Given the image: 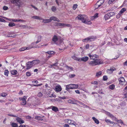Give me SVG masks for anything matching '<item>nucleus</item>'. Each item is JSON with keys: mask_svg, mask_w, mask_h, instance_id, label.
Instances as JSON below:
<instances>
[{"mask_svg": "<svg viewBox=\"0 0 127 127\" xmlns=\"http://www.w3.org/2000/svg\"><path fill=\"white\" fill-rule=\"evenodd\" d=\"M108 14L109 15V16L110 17L113 16L115 14V13L113 12H111L110 13H108Z\"/></svg>", "mask_w": 127, "mask_h": 127, "instance_id": "obj_34", "label": "nucleus"}, {"mask_svg": "<svg viewBox=\"0 0 127 127\" xmlns=\"http://www.w3.org/2000/svg\"><path fill=\"white\" fill-rule=\"evenodd\" d=\"M98 14L97 13H96L93 16V17L94 18H95L96 17H97L98 16Z\"/></svg>", "mask_w": 127, "mask_h": 127, "instance_id": "obj_63", "label": "nucleus"}, {"mask_svg": "<svg viewBox=\"0 0 127 127\" xmlns=\"http://www.w3.org/2000/svg\"><path fill=\"white\" fill-rule=\"evenodd\" d=\"M126 9L125 8H122L119 12V14H121L123 13L124 12L126 11Z\"/></svg>", "mask_w": 127, "mask_h": 127, "instance_id": "obj_31", "label": "nucleus"}, {"mask_svg": "<svg viewBox=\"0 0 127 127\" xmlns=\"http://www.w3.org/2000/svg\"><path fill=\"white\" fill-rule=\"evenodd\" d=\"M75 75L74 74H71L69 75V77L70 78H73L75 76Z\"/></svg>", "mask_w": 127, "mask_h": 127, "instance_id": "obj_64", "label": "nucleus"}, {"mask_svg": "<svg viewBox=\"0 0 127 127\" xmlns=\"http://www.w3.org/2000/svg\"><path fill=\"white\" fill-rule=\"evenodd\" d=\"M98 3H96L95 5V10H96L98 9L99 7V5L98 4Z\"/></svg>", "mask_w": 127, "mask_h": 127, "instance_id": "obj_38", "label": "nucleus"}, {"mask_svg": "<svg viewBox=\"0 0 127 127\" xmlns=\"http://www.w3.org/2000/svg\"><path fill=\"white\" fill-rule=\"evenodd\" d=\"M115 0H109L108 2V3L109 4H111L112 2H113Z\"/></svg>", "mask_w": 127, "mask_h": 127, "instance_id": "obj_55", "label": "nucleus"}, {"mask_svg": "<svg viewBox=\"0 0 127 127\" xmlns=\"http://www.w3.org/2000/svg\"><path fill=\"white\" fill-rule=\"evenodd\" d=\"M26 104V100H24V101H22L21 102V104L23 105H25Z\"/></svg>", "mask_w": 127, "mask_h": 127, "instance_id": "obj_50", "label": "nucleus"}, {"mask_svg": "<svg viewBox=\"0 0 127 127\" xmlns=\"http://www.w3.org/2000/svg\"><path fill=\"white\" fill-rule=\"evenodd\" d=\"M95 62L97 63V65L103 63V62L102 60L100 59H96Z\"/></svg>", "mask_w": 127, "mask_h": 127, "instance_id": "obj_20", "label": "nucleus"}, {"mask_svg": "<svg viewBox=\"0 0 127 127\" xmlns=\"http://www.w3.org/2000/svg\"><path fill=\"white\" fill-rule=\"evenodd\" d=\"M27 97L24 96L23 97H19V99L20 101H24L26 100L27 99Z\"/></svg>", "mask_w": 127, "mask_h": 127, "instance_id": "obj_30", "label": "nucleus"}, {"mask_svg": "<svg viewBox=\"0 0 127 127\" xmlns=\"http://www.w3.org/2000/svg\"><path fill=\"white\" fill-rule=\"evenodd\" d=\"M65 122L66 123L69 124L73 125L75 126H76L77 124H76L75 122L72 120L65 119L64 120Z\"/></svg>", "mask_w": 127, "mask_h": 127, "instance_id": "obj_4", "label": "nucleus"}, {"mask_svg": "<svg viewBox=\"0 0 127 127\" xmlns=\"http://www.w3.org/2000/svg\"><path fill=\"white\" fill-rule=\"evenodd\" d=\"M89 58L87 56H85L79 59V62H80L81 61L85 62L87 61L88 59Z\"/></svg>", "mask_w": 127, "mask_h": 127, "instance_id": "obj_12", "label": "nucleus"}, {"mask_svg": "<svg viewBox=\"0 0 127 127\" xmlns=\"http://www.w3.org/2000/svg\"><path fill=\"white\" fill-rule=\"evenodd\" d=\"M32 62L33 64H34L39 63L40 62V61L38 60H34Z\"/></svg>", "mask_w": 127, "mask_h": 127, "instance_id": "obj_23", "label": "nucleus"}, {"mask_svg": "<svg viewBox=\"0 0 127 127\" xmlns=\"http://www.w3.org/2000/svg\"><path fill=\"white\" fill-rule=\"evenodd\" d=\"M81 85H80V87H79V88H78V89L81 90H82L86 92V89H84L83 88H81Z\"/></svg>", "mask_w": 127, "mask_h": 127, "instance_id": "obj_45", "label": "nucleus"}, {"mask_svg": "<svg viewBox=\"0 0 127 127\" xmlns=\"http://www.w3.org/2000/svg\"><path fill=\"white\" fill-rule=\"evenodd\" d=\"M32 48V47H27L22 48L20 49H19V51H24L26 50H29Z\"/></svg>", "mask_w": 127, "mask_h": 127, "instance_id": "obj_17", "label": "nucleus"}, {"mask_svg": "<svg viewBox=\"0 0 127 127\" xmlns=\"http://www.w3.org/2000/svg\"><path fill=\"white\" fill-rule=\"evenodd\" d=\"M110 17L109 16V15L107 13V14H106L104 16L105 18V20L108 19H109Z\"/></svg>", "mask_w": 127, "mask_h": 127, "instance_id": "obj_46", "label": "nucleus"}, {"mask_svg": "<svg viewBox=\"0 0 127 127\" xmlns=\"http://www.w3.org/2000/svg\"><path fill=\"white\" fill-rule=\"evenodd\" d=\"M43 53H44L45 54H47L48 55H54L55 54V52L53 51H48L46 52H43Z\"/></svg>", "mask_w": 127, "mask_h": 127, "instance_id": "obj_19", "label": "nucleus"}, {"mask_svg": "<svg viewBox=\"0 0 127 127\" xmlns=\"http://www.w3.org/2000/svg\"><path fill=\"white\" fill-rule=\"evenodd\" d=\"M20 1V0H11V2L12 3L15 4Z\"/></svg>", "mask_w": 127, "mask_h": 127, "instance_id": "obj_39", "label": "nucleus"}, {"mask_svg": "<svg viewBox=\"0 0 127 127\" xmlns=\"http://www.w3.org/2000/svg\"><path fill=\"white\" fill-rule=\"evenodd\" d=\"M42 96V94L41 92L37 94V96L39 97H41Z\"/></svg>", "mask_w": 127, "mask_h": 127, "instance_id": "obj_53", "label": "nucleus"}, {"mask_svg": "<svg viewBox=\"0 0 127 127\" xmlns=\"http://www.w3.org/2000/svg\"><path fill=\"white\" fill-rule=\"evenodd\" d=\"M50 22L52 20L56 21L58 22H60V20L58 18L54 16H52L50 18Z\"/></svg>", "mask_w": 127, "mask_h": 127, "instance_id": "obj_13", "label": "nucleus"}, {"mask_svg": "<svg viewBox=\"0 0 127 127\" xmlns=\"http://www.w3.org/2000/svg\"><path fill=\"white\" fill-rule=\"evenodd\" d=\"M11 20H9L10 21H12L14 22H20V21H21L23 22H25V21L24 20H21L20 19H10Z\"/></svg>", "mask_w": 127, "mask_h": 127, "instance_id": "obj_16", "label": "nucleus"}, {"mask_svg": "<svg viewBox=\"0 0 127 127\" xmlns=\"http://www.w3.org/2000/svg\"><path fill=\"white\" fill-rule=\"evenodd\" d=\"M41 37L42 36L41 35H39L38 36L37 40V41L36 42V44L38 43L41 41Z\"/></svg>", "mask_w": 127, "mask_h": 127, "instance_id": "obj_28", "label": "nucleus"}, {"mask_svg": "<svg viewBox=\"0 0 127 127\" xmlns=\"http://www.w3.org/2000/svg\"><path fill=\"white\" fill-rule=\"evenodd\" d=\"M101 71H100L98 72H97L96 73V76L98 77H99L102 74Z\"/></svg>", "mask_w": 127, "mask_h": 127, "instance_id": "obj_36", "label": "nucleus"}, {"mask_svg": "<svg viewBox=\"0 0 127 127\" xmlns=\"http://www.w3.org/2000/svg\"><path fill=\"white\" fill-rule=\"evenodd\" d=\"M95 39L94 37L87 38L84 39L83 40V41L84 42H90L93 41Z\"/></svg>", "mask_w": 127, "mask_h": 127, "instance_id": "obj_6", "label": "nucleus"}, {"mask_svg": "<svg viewBox=\"0 0 127 127\" xmlns=\"http://www.w3.org/2000/svg\"><path fill=\"white\" fill-rule=\"evenodd\" d=\"M16 6L18 7V8H20L22 5V3L21 2V1L20 0V1H18L16 3Z\"/></svg>", "mask_w": 127, "mask_h": 127, "instance_id": "obj_22", "label": "nucleus"}, {"mask_svg": "<svg viewBox=\"0 0 127 127\" xmlns=\"http://www.w3.org/2000/svg\"><path fill=\"white\" fill-rule=\"evenodd\" d=\"M43 22L45 23H46L50 22V19H43Z\"/></svg>", "mask_w": 127, "mask_h": 127, "instance_id": "obj_26", "label": "nucleus"}, {"mask_svg": "<svg viewBox=\"0 0 127 127\" xmlns=\"http://www.w3.org/2000/svg\"><path fill=\"white\" fill-rule=\"evenodd\" d=\"M51 9L52 11L54 12L55 11L57 10L56 7L54 6H53L52 7Z\"/></svg>", "mask_w": 127, "mask_h": 127, "instance_id": "obj_48", "label": "nucleus"}, {"mask_svg": "<svg viewBox=\"0 0 127 127\" xmlns=\"http://www.w3.org/2000/svg\"><path fill=\"white\" fill-rule=\"evenodd\" d=\"M42 84H37V85H35V84H32V86H35V87H38L39 86H40L42 85Z\"/></svg>", "mask_w": 127, "mask_h": 127, "instance_id": "obj_57", "label": "nucleus"}, {"mask_svg": "<svg viewBox=\"0 0 127 127\" xmlns=\"http://www.w3.org/2000/svg\"><path fill=\"white\" fill-rule=\"evenodd\" d=\"M58 38L57 36L56 35H54L52 39V41L54 42L52 43V44L55 43L56 44V42L58 40Z\"/></svg>", "mask_w": 127, "mask_h": 127, "instance_id": "obj_9", "label": "nucleus"}, {"mask_svg": "<svg viewBox=\"0 0 127 127\" xmlns=\"http://www.w3.org/2000/svg\"><path fill=\"white\" fill-rule=\"evenodd\" d=\"M62 89V88L61 86L59 85H58L56 87L55 91L56 92H58L61 91Z\"/></svg>", "mask_w": 127, "mask_h": 127, "instance_id": "obj_8", "label": "nucleus"}, {"mask_svg": "<svg viewBox=\"0 0 127 127\" xmlns=\"http://www.w3.org/2000/svg\"><path fill=\"white\" fill-rule=\"evenodd\" d=\"M92 119L96 124H98L99 123V121L95 117H93Z\"/></svg>", "mask_w": 127, "mask_h": 127, "instance_id": "obj_24", "label": "nucleus"}, {"mask_svg": "<svg viewBox=\"0 0 127 127\" xmlns=\"http://www.w3.org/2000/svg\"><path fill=\"white\" fill-rule=\"evenodd\" d=\"M11 74L13 75H15L17 73V71L16 70H13L11 71Z\"/></svg>", "mask_w": 127, "mask_h": 127, "instance_id": "obj_27", "label": "nucleus"}, {"mask_svg": "<svg viewBox=\"0 0 127 127\" xmlns=\"http://www.w3.org/2000/svg\"><path fill=\"white\" fill-rule=\"evenodd\" d=\"M57 63H55L50 65V66H49V67H53V68L54 69H57L58 68V67L57 66Z\"/></svg>", "mask_w": 127, "mask_h": 127, "instance_id": "obj_18", "label": "nucleus"}, {"mask_svg": "<svg viewBox=\"0 0 127 127\" xmlns=\"http://www.w3.org/2000/svg\"><path fill=\"white\" fill-rule=\"evenodd\" d=\"M90 59L91 60H95L96 59L97 57L95 56H90Z\"/></svg>", "mask_w": 127, "mask_h": 127, "instance_id": "obj_37", "label": "nucleus"}, {"mask_svg": "<svg viewBox=\"0 0 127 127\" xmlns=\"http://www.w3.org/2000/svg\"><path fill=\"white\" fill-rule=\"evenodd\" d=\"M44 117V116H43L42 117L40 116H36L35 117V119L38 120L42 121L43 119L42 118H43Z\"/></svg>", "mask_w": 127, "mask_h": 127, "instance_id": "obj_25", "label": "nucleus"}, {"mask_svg": "<svg viewBox=\"0 0 127 127\" xmlns=\"http://www.w3.org/2000/svg\"><path fill=\"white\" fill-rule=\"evenodd\" d=\"M26 75L28 76H30L31 75L30 73L29 72H27L26 74Z\"/></svg>", "mask_w": 127, "mask_h": 127, "instance_id": "obj_61", "label": "nucleus"}, {"mask_svg": "<svg viewBox=\"0 0 127 127\" xmlns=\"http://www.w3.org/2000/svg\"><path fill=\"white\" fill-rule=\"evenodd\" d=\"M119 83L120 85H126L127 84V82L125 81L124 78L123 77H121L118 79Z\"/></svg>", "mask_w": 127, "mask_h": 127, "instance_id": "obj_3", "label": "nucleus"}, {"mask_svg": "<svg viewBox=\"0 0 127 127\" xmlns=\"http://www.w3.org/2000/svg\"><path fill=\"white\" fill-rule=\"evenodd\" d=\"M117 121L118 122V123H121V124H123V122L121 120H117Z\"/></svg>", "mask_w": 127, "mask_h": 127, "instance_id": "obj_52", "label": "nucleus"}, {"mask_svg": "<svg viewBox=\"0 0 127 127\" xmlns=\"http://www.w3.org/2000/svg\"><path fill=\"white\" fill-rule=\"evenodd\" d=\"M65 25V24H64V23H61L60 25V26L61 27H63Z\"/></svg>", "mask_w": 127, "mask_h": 127, "instance_id": "obj_62", "label": "nucleus"}, {"mask_svg": "<svg viewBox=\"0 0 127 127\" xmlns=\"http://www.w3.org/2000/svg\"><path fill=\"white\" fill-rule=\"evenodd\" d=\"M115 87V86L113 85H112L109 86V88L113 90L114 89Z\"/></svg>", "mask_w": 127, "mask_h": 127, "instance_id": "obj_47", "label": "nucleus"}, {"mask_svg": "<svg viewBox=\"0 0 127 127\" xmlns=\"http://www.w3.org/2000/svg\"><path fill=\"white\" fill-rule=\"evenodd\" d=\"M68 102L69 103L75 104H77L78 102H79L78 101L74 99H69L68 100Z\"/></svg>", "mask_w": 127, "mask_h": 127, "instance_id": "obj_5", "label": "nucleus"}, {"mask_svg": "<svg viewBox=\"0 0 127 127\" xmlns=\"http://www.w3.org/2000/svg\"><path fill=\"white\" fill-rule=\"evenodd\" d=\"M105 121L107 123H110L111 122V121L110 120L108 119H106L105 120Z\"/></svg>", "mask_w": 127, "mask_h": 127, "instance_id": "obj_59", "label": "nucleus"}, {"mask_svg": "<svg viewBox=\"0 0 127 127\" xmlns=\"http://www.w3.org/2000/svg\"><path fill=\"white\" fill-rule=\"evenodd\" d=\"M98 1V3H101V4H102L104 2V0H99Z\"/></svg>", "mask_w": 127, "mask_h": 127, "instance_id": "obj_58", "label": "nucleus"}, {"mask_svg": "<svg viewBox=\"0 0 127 127\" xmlns=\"http://www.w3.org/2000/svg\"><path fill=\"white\" fill-rule=\"evenodd\" d=\"M78 103H79L81 105H82V106H84V107L86 108L87 107H88L86 105H85L84 104L79 101V102H78Z\"/></svg>", "mask_w": 127, "mask_h": 127, "instance_id": "obj_41", "label": "nucleus"}, {"mask_svg": "<svg viewBox=\"0 0 127 127\" xmlns=\"http://www.w3.org/2000/svg\"><path fill=\"white\" fill-rule=\"evenodd\" d=\"M9 72L7 70H5L4 71V75L7 76H8Z\"/></svg>", "mask_w": 127, "mask_h": 127, "instance_id": "obj_42", "label": "nucleus"}, {"mask_svg": "<svg viewBox=\"0 0 127 127\" xmlns=\"http://www.w3.org/2000/svg\"><path fill=\"white\" fill-rule=\"evenodd\" d=\"M52 107V110L55 112H57L59 111L58 108L54 106H52L51 107Z\"/></svg>", "mask_w": 127, "mask_h": 127, "instance_id": "obj_21", "label": "nucleus"}, {"mask_svg": "<svg viewBox=\"0 0 127 127\" xmlns=\"http://www.w3.org/2000/svg\"><path fill=\"white\" fill-rule=\"evenodd\" d=\"M32 64H33L32 61L28 62L27 64V68L26 69H30L32 67Z\"/></svg>", "mask_w": 127, "mask_h": 127, "instance_id": "obj_10", "label": "nucleus"}, {"mask_svg": "<svg viewBox=\"0 0 127 127\" xmlns=\"http://www.w3.org/2000/svg\"><path fill=\"white\" fill-rule=\"evenodd\" d=\"M66 69L69 71H71L73 69V68L69 66H66L65 67Z\"/></svg>", "mask_w": 127, "mask_h": 127, "instance_id": "obj_29", "label": "nucleus"}, {"mask_svg": "<svg viewBox=\"0 0 127 127\" xmlns=\"http://www.w3.org/2000/svg\"><path fill=\"white\" fill-rule=\"evenodd\" d=\"M72 58L74 60L79 61V59L80 58L77 57L76 56H72Z\"/></svg>", "mask_w": 127, "mask_h": 127, "instance_id": "obj_33", "label": "nucleus"}, {"mask_svg": "<svg viewBox=\"0 0 127 127\" xmlns=\"http://www.w3.org/2000/svg\"><path fill=\"white\" fill-rule=\"evenodd\" d=\"M106 114L108 115V116H109V117H110L112 118L113 117V115L111 114H110V113L109 112H106Z\"/></svg>", "mask_w": 127, "mask_h": 127, "instance_id": "obj_35", "label": "nucleus"}, {"mask_svg": "<svg viewBox=\"0 0 127 127\" xmlns=\"http://www.w3.org/2000/svg\"><path fill=\"white\" fill-rule=\"evenodd\" d=\"M19 27H21L23 29H24L27 27V26L25 25H19Z\"/></svg>", "mask_w": 127, "mask_h": 127, "instance_id": "obj_43", "label": "nucleus"}, {"mask_svg": "<svg viewBox=\"0 0 127 127\" xmlns=\"http://www.w3.org/2000/svg\"><path fill=\"white\" fill-rule=\"evenodd\" d=\"M12 127H18V126L16 123H12L11 124Z\"/></svg>", "mask_w": 127, "mask_h": 127, "instance_id": "obj_44", "label": "nucleus"}, {"mask_svg": "<svg viewBox=\"0 0 127 127\" xmlns=\"http://www.w3.org/2000/svg\"><path fill=\"white\" fill-rule=\"evenodd\" d=\"M12 33L9 32L7 34H5L4 35L6 37H15V35H12Z\"/></svg>", "mask_w": 127, "mask_h": 127, "instance_id": "obj_15", "label": "nucleus"}, {"mask_svg": "<svg viewBox=\"0 0 127 127\" xmlns=\"http://www.w3.org/2000/svg\"><path fill=\"white\" fill-rule=\"evenodd\" d=\"M15 26V24L14 23H10L8 24V26L10 27H13Z\"/></svg>", "mask_w": 127, "mask_h": 127, "instance_id": "obj_40", "label": "nucleus"}, {"mask_svg": "<svg viewBox=\"0 0 127 127\" xmlns=\"http://www.w3.org/2000/svg\"><path fill=\"white\" fill-rule=\"evenodd\" d=\"M103 80L104 81H106L108 79L107 76L106 75H104L103 76Z\"/></svg>", "mask_w": 127, "mask_h": 127, "instance_id": "obj_49", "label": "nucleus"}, {"mask_svg": "<svg viewBox=\"0 0 127 127\" xmlns=\"http://www.w3.org/2000/svg\"><path fill=\"white\" fill-rule=\"evenodd\" d=\"M32 18L33 19H37L41 20L42 19L40 17L37 16H33L32 17Z\"/></svg>", "mask_w": 127, "mask_h": 127, "instance_id": "obj_32", "label": "nucleus"}, {"mask_svg": "<svg viewBox=\"0 0 127 127\" xmlns=\"http://www.w3.org/2000/svg\"><path fill=\"white\" fill-rule=\"evenodd\" d=\"M78 84H70L66 86V90L68 91L69 89H76L78 87Z\"/></svg>", "mask_w": 127, "mask_h": 127, "instance_id": "obj_2", "label": "nucleus"}, {"mask_svg": "<svg viewBox=\"0 0 127 127\" xmlns=\"http://www.w3.org/2000/svg\"><path fill=\"white\" fill-rule=\"evenodd\" d=\"M89 64L90 65L94 66L97 65V63L95 62V60L89 61Z\"/></svg>", "mask_w": 127, "mask_h": 127, "instance_id": "obj_11", "label": "nucleus"}, {"mask_svg": "<svg viewBox=\"0 0 127 127\" xmlns=\"http://www.w3.org/2000/svg\"><path fill=\"white\" fill-rule=\"evenodd\" d=\"M61 23H55V25L57 26H60Z\"/></svg>", "mask_w": 127, "mask_h": 127, "instance_id": "obj_60", "label": "nucleus"}, {"mask_svg": "<svg viewBox=\"0 0 127 127\" xmlns=\"http://www.w3.org/2000/svg\"><path fill=\"white\" fill-rule=\"evenodd\" d=\"M92 84H95L97 85L98 84V82L97 81H95L91 83Z\"/></svg>", "mask_w": 127, "mask_h": 127, "instance_id": "obj_56", "label": "nucleus"}, {"mask_svg": "<svg viewBox=\"0 0 127 127\" xmlns=\"http://www.w3.org/2000/svg\"><path fill=\"white\" fill-rule=\"evenodd\" d=\"M81 20L82 22L87 24L90 25L91 22L88 20V17L85 15H79L76 19Z\"/></svg>", "mask_w": 127, "mask_h": 127, "instance_id": "obj_1", "label": "nucleus"}, {"mask_svg": "<svg viewBox=\"0 0 127 127\" xmlns=\"http://www.w3.org/2000/svg\"><path fill=\"white\" fill-rule=\"evenodd\" d=\"M77 6V5L76 4H74L73 7V8L74 10H75Z\"/></svg>", "mask_w": 127, "mask_h": 127, "instance_id": "obj_54", "label": "nucleus"}, {"mask_svg": "<svg viewBox=\"0 0 127 127\" xmlns=\"http://www.w3.org/2000/svg\"><path fill=\"white\" fill-rule=\"evenodd\" d=\"M116 70V68L114 67H111L110 69H108L107 70V73L111 74L112 73L113 71Z\"/></svg>", "mask_w": 127, "mask_h": 127, "instance_id": "obj_7", "label": "nucleus"}, {"mask_svg": "<svg viewBox=\"0 0 127 127\" xmlns=\"http://www.w3.org/2000/svg\"><path fill=\"white\" fill-rule=\"evenodd\" d=\"M17 121L20 124H22L24 123V121L21 118L19 117H17L16 119Z\"/></svg>", "mask_w": 127, "mask_h": 127, "instance_id": "obj_14", "label": "nucleus"}, {"mask_svg": "<svg viewBox=\"0 0 127 127\" xmlns=\"http://www.w3.org/2000/svg\"><path fill=\"white\" fill-rule=\"evenodd\" d=\"M7 95V94L5 93H2L1 94V96L3 97H5Z\"/></svg>", "mask_w": 127, "mask_h": 127, "instance_id": "obj_51", "label": "nucleus"}]
</instances>
